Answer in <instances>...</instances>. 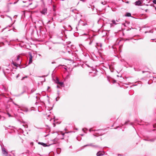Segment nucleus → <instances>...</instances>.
Listing matches in <instances>:
<instances>
[{
    "instance_id": "obj_1",
    "label": "nucleus",
    "mask_w": 156,
    "mask_h": 156,
    "mask_svg": "<svg viewBox=\"0 0 156 156\" xmlns=\"http://www.w3.org/2000/svg\"><path fill=\"white\" fill-rule=\"evenodd\" d=\"M20 57V56L19 55H18L17 56V59L16 60V62L17 63H15L12 61V64L16 67H17V65H19L21 64V61H19V58Z\"/></svg>"
},
{
    "instance_id": "obj_2",
    "label": "nucleus",
    "mask_w": 156,
    "mask_h": 156,
    "mask_svg": "<svg viewBox=\"0 0 156 156\" xmlns=\"http://www.w3.org/2000/svg\"><path fill=\"white\" fill-rule=\"evenodd\" d=\"M2 154L5 156H8V152L5 148H2Z\"/></svg>"
},
{
    "instance_id": "obj_3",
    "label": "nucleus",
    "mask_w": 156,
    "mask_h": 156,
    "mask_svg": "<svg viewBox=\"0 0 156 156\" xmlns=\"http://www.w3.org/2000/svg\"><path fill=\"white\" fill-rule=\"evenodd\" d=\"M104 154V151H99L97 153V156H101L103 155Z\"/></svg>"
},
{
    "instance_id": "obj_4",
    "label": "nucleus",
    "mask_w": 156,
    "mask_h": 156,
    "mask_svg": "<svg viewBox=\"0 0 156 156\" xmlns=\"http://www.w3.org/2000/svg\"><path fill=\"white\" fill-rule=\"evenodd\" d=\"M29 56H30L29 57V64H30L32 63V58H33L32 55L30 53H29Z\"/></svg>"
},
{
    "instance_id": "obj_5",
    "label": "nucleus",
    "mask_w": 156,
    "mask_h": 156,
    "mask_svg": "<svg viewBox=\"0 0 156 156\" xmlns=\"http://www.w3.org/2000/svg\"><path fill=\"white\" fill-rule=\"evenodd\" d=\"M41 14L44 15L46 14L47 13V10L46 9H44L41 12Z\"/></svg>"
},
{
    "instance_id": "obj_6",
    "label": "nucleus",
    "mask_w": 156,
    "mask_h": 156,
    "mask_svg": "<svg viewBox=\"0 0 156 156\" xmlns=\"http://www.w3.org/2000/svg\"><path fill=\"white\" fill-rule=\"evenodd\" d=\"M141 4V2L139 0L136 1L135 3V4L136 5H140Z\"/></svg>"
},
{
    "instance_id": "obj_7",
    "label": "nucleus",
    "mask_w": 156,
    "mask_h": 156,
    "mask_svg": "<svg viewBox=\"0 0 156 156\" xmlns=\"http://www.w3.org/2000/svg\"><path fill=\"white\" fill-rule=\"evenodd\" d=\"M38 144H41L42 145H43V146L44 147H46V146H48L47 145H46V144H45V143H41V142H39L38 143Z\"/></svg>"
},
{
    "instance_id": "obj_8",
    "label": "nucleus",
    "mask_w": 156,
    "mask_h": 156,
    "mask_svg": "<svg viewBox=\"0 0 156 156\" xmlns=\"http://www.w3.org/2000/svg\"><path fill=\"white\" fill-rule=\"evenodd\" d=\"M11 71V69H6L5 70V72H7V73H10Z\"/></svg>"
},
{
    "instance_id": "obj_9",
    "label": "nucleus",
    "mask_w": 156,
    "mask_h": 156,
    "mask_svg": "<svg viewBox=\"0 0 156 156\" xmlns=\"http://www.w3.org/2000/svg\"><path fill=\"white\" fill-rule=\"evenodd\" d=\"M125 16H126L130 17L131 16V14L130 13L127 12L126 13Z\"/></svg>"
},
{
    "instance_id": "obj_10",
    "label": "nucleus",
    "mask_w": 156,
    "mask_h": 156,
    "mask_svg": "<svg viewBox=\"0 0 156 156\" xmlns=\"http://www.w3.org/2000/svg\"><path fill=\"white\" fill-rule=\"evenodd\" d=\"M51 141L52 142V143L51 144H55V142L57 141V140H56V139H55L53 140H51Z\"/></svg>"
},
{
    "instance_id": "obj_11",
    "label": "nucleus",
    "mask_w": 156,
    "mask_h": 156,
    "mask_svg": "<svg viewBox=\"0 0 156 156\" xmlns=\"http://www.w3.org/2000/svg\"><path fill=\"white\" fill-rule=\"evenodd\" d=\"M58 84H59L61 86H62L63 84V82H58Z\"/></svg>"
},
{
    "instance_id": "obj_12",
    "label": "nucleus",
    "mask_w": 156,
    "mask_h": 156,
    "mask_svg": "<svg viewBox=\"0 0 156 156\" xmlns=\"http://www.w3.org/2000/svg\"><path fill=\"white\" fill-rule=\"evenodd\" d=\"M112 23L115 25H116L117 24V23H116V21L115 20H112Z\"/></svg>"
},
{
    "instance_id": "obj_13",
    "label": "nucleus",
    "mask_w": 156,
    "mask_h": 156,
    "mask_svg": "<svg viewBox=\"0 0 156 156\" xmlns=\"http://www.w3.org/2000/svg\"><path fill=\"white\" fill-rule=\"evenodd\" d=\"M97 45L98 46H100L101 47L102 46V44H97Z\"/></svg>"
},
{
    "instance_id": "obj_14",
    "label": "nucleus",
    "mask_w": 156,
    "mask_h": 156,
    "mask_svg": "<svg viewBox=\"0 0 156 156\" xmlns=\"http://www.w3.org/2000/svg\"><path fill=\"white\" fill-rule=\"evenodd\" d=\"M27 76H26L25 77H22V78L21 79V80H24V78H27Z\"/></svg>"
},
{
    "instance_id": "obj_15",
    "label": "nucleus",
    "mask_w": 156,
    "mask_h": 156,
    "mask_svg": "<svg viewBox=\"0 0 156 156\" xmlns=\"http://www.w3.org/2000/svg\"><path fill=\"white\" fill-rule=\"evenodd\" d=\"M153 2L155 4H156V0H154L153 1Z\"/></svg>"
},
{
    "instance_id": "obj_16",
    "label": "nucleus",
    "mask_w": 156,
    "mask_h": 156,
    "mask_svg": "<svg viewBox=\"0 0 156 156\" xmlns=\"http://www.w3.org/2000/svg\"><path fill=\"white\" fill-rule=\"evenodd\" d=\"M58 82H59V80L58 79H56V83H58Z\"/></svg>"
},
{
    "instance_id": "obj_17",
    "label": "nucleus",
    "mask_w": 156,
    "mask_h": 156,
    "mask_svg": "<svg viewBox=\"0 0 156 156\" xmlns=\"http://www.w3.org/2000/svg\"><path fill=\"white\" fill-rule=\"evenodd\" d=\"M101 3L102 5H105V3H104V2H101Z\"/></svg>"
},
{
    "instance_id": "obj_18",
    "label": "nucleus",
    "mask_w": 156,
    "mask_h": 156,
    "mask_svg": "<svg viewBox=\"0 0 156 156\" xmlns=\"http://www.w3.org/2000/svg\"><path fill=\"white\" fill-rule=\"evenodd\" d=\"M20 76L19 74H18L16 76V78H18Z\"/></svg>"
},
{
    "instance_id": "obj_19",
    "label": "nucleus",
    "mask_w": 156,
    "mask_h": 156,
    "mask_svg": "<svg viewBox=\"0 0 156 156\" xmlns=\"http://www.w3.org/2000/svg\"><path fill=\"white\" fill-rule=\"evenodd\" d=\"M57 87L58 88H60L58 86H57Z\"/></svg>"
},
{
    "instance_id": "obj_20",
    "label": "nucleus",
    "mask_w": 156,
    "mask_h": 156,
    "mask_svg": "<svg viewBox=\"0 0 156 156\" xmlns=\"http://www.w3.org/2000/svg\"><path fill=\"white\" fill-rule=\"evenodd\" d=\"M8 115H9V116L10 117V115L9 114Z\"/></svg>"
},
{
    "instance_id": "obj_21",
    "label": "nucleus",
    "mask_w": 156,
    "mask_h": 156,
    "mask_svg": "<svg viewBox=\"0 0 156 156\" xmlns=\"http://www.w3.org/2000/svg\"><path fill=\"white\" fill-rule=\"evenodd\" d=\"M38 55H39V56H41V55L40 54H38Z\"/></svg>"
},
{
    "instance_id": "obj_22",
    "label": "nucleus",
    "mask_w": 156,
    "mask_h": 156,
    "mask_svg": "<svg viewBox=\"0 0 156 156\" xmlns=\"http://www.w3.org/2000/svg\"><path fill=\"white\" fill-rule=\"evenodd\" d=\"M91 131V129H90V131Z\"/></svg>"
},
{
    "instance_id": "obj_23",
    "label": "nucleus",
    "mask_w": 156,
    "mask_h": 156,
    "mask_svg": "<svg viewBox=\"0 0 156 156\" xmlns=\"http://www.w3.org/2000/svg\"><path fill=\"white\" fill-rule=\"evenodd\" d=\"M102 134H99V135H101Z\"/></svg>"
},
{
    "instance_id": "obj_24",
    "label": "nucleus",
    "mask_w": 156,
    "mask_h": 156,
    "mask_svg": "<svg viewBox=\"0 0 156 156\" xmlns=\"http://www.w3.org/2000/svg\"><path fill=\"white\" fill-rule=\"evenodd\" d=\"M100 129H99V130H98V131H100Z\"/></svg>"
},
{
    "instance_id": "obj_25",
    "label": "nucleus",
    "mask_w": 156,
    "mask_h": 156,
    "mask_svg": "<svg viewBox=\"0 0 156 156\" xmlns=\"http://www.w3.org/2000/svg\"><path fill=\"white\" fill-rule=\"evenodd\" d=\"M155 9H156V8H155Z\"/></svg>"
}]
</instances>
